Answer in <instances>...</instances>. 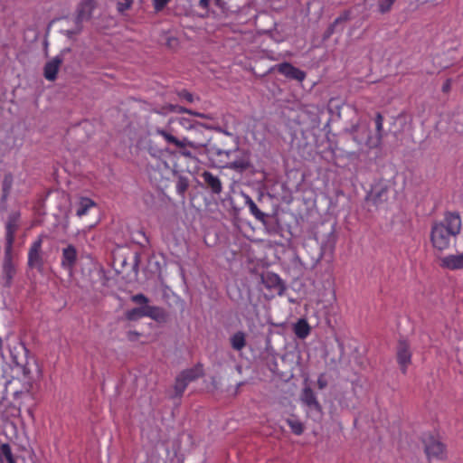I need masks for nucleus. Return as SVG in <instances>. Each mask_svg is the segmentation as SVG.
I'll use <instances>...</instances> for the list:
<instances>
[{
	"label": "nucleus",
	"mask_w": 463,
	"mask_h": 463,
	"mask_svg": "<svg viewBox=\"0 0 463 463\" xmlns=\"http://www.w3.org/2000/svg\"><path fill=\"white\" fill-rule=\"evenodd\" d=\"M184 98H185L188 101H193V96H192V94H190V93H188V92H187V93H185Z\"/></svg>",
	"instance_id": "a18cd8bd"
},
{
	"label": "nucleus",
	"mask_w": 463,
	"mask_h": 463,
	"mask_svg": "<svg viewBox=\"0 0 463 463\" xmlns=\"http://www.w3.org/2000/svg\"><path fill=\"white\" fill-rule=\"evenodd\" d=\"M317 384L318 389H320V390H323V389L327 387L328 382H327V380L326 378V374L325 373H320L319 374V376L317 378Z\"/></svg>",
	"instance_id": "58836bf2"
},
{
	"label": "nucleus",
	"mask_w": 463,
	"mask_h": 463,
	"mask_svg": "<svg viewBox=\"0 0 463 463\" xmlns=\"http://www.w3.org/2000/svg\"><path fill=\"white\" fill-rule=\"evenodd\" d=\"M20 219H21V213L20 212H12L9 213L5 229V249H10L13 250L14 243L15 241V234L20 227Z\"/></svg>",
	"instance_id": "1a4fd4ad"
},
{
	"label": "nucleus",
	"mask_w": 463,
	"mask_h": 463,
	"mask_svg": "<svg viewBox=\"0 0 463 463\" xmlns=\"http://www.w3.org/2000/svg\"><path fill=\"white\" fill-rule=\"evenodd\" d=\"M171 110L172 111H177V112H182V111L183 112H186V113H189L191 115H194L195 117L202 118H208V119L211 118V117H209V116L203 114V113L194 112V111H192L190 109H184L182 107L171 106Z\"/></svg>",
	"instance_id": "72a5a7b5"
},
{
	"label": "nucleus",
	"mask_w": 463,
	"mask_h": 463,
	"mask_svg": "<svg viewBox=\"0 0 463 463\" xmlns=\"http://www.w3.org/2000/svg\"><path fill=\"white\" fill-rule=\"evenodd\" d=\"M247 203L250 213L256 217V219L260 220V210L258 208L256 203L250 198H248Z\"/></svg>",
	"instance_id": "e433bc0d"
},
{
	"label": "nucleus",
	"mask_w": 463,
	"mask_h": 463,
	"mask_svg": "<svg viewBox=\"0 0 463 463\" xmlns=\"http://www.w3.org/2000/svg\"><path fill=\"white\" fill-rule=\"evenodd\" d=\"M278 293H279V295L281 296V295H283L285 293V291L279 290V291H278Z\"/></svg>",
	"instance_id": "49530a36"
},
{
	"label": "nucleus",
	"mask_w": 463,
	"mask_h": 463,
	"mask_svg": "<svg viewBox=\"0 0 463 463\" xmlns=\"http://www.w3.org/2000/svg\"><path fill=\"white\" fill-rule=\"evenodd\" d=\"M209 0H200L199 5L201 7L207 8L209 5Z\"/></svg>",
	"instance_id": "37998d69"
},
{
	"label": "nucleus",
	"mask_w": 463,
	"mask_h": 463,
	"mask_svg": "<svg viewBox=\"0 0 463 463\" xmlns=\"http://www.w3.org/2000/svg\"><path fill=\"white\" fill-rule=\"evenodd\" d=\"M16 274V267L13 260V250L5 249V256L3 260V286L10 288L13 279Z\"/></svg>",
	"instance_id": "9b49d317"
},
{
	"label": "nucleus",
	"mask_w": 463,
	"mask_h": 463,
	"mask_svg": "<svg viewBox=\"0 0 463 463\" xmlns=\"http://www.w3.org/2000/svg\"><path fill=\"white\" fill-rule=\"evenodd\" d=\"M230 343L232 349L241 351L246 345V335L241 331H238L230 337Z\"/></svg>",
	"instance_id": "cd10ccee"
},
{
	"label": "nucleus",
	"mask_w": 463,
	"mask_h": 463,
	"mask_svg": "<svg viewBox=\"0 0 463 463\" xmlns=\"http://www.w3.org/2000/svg\"><path fill=\"white\" fill-rule=\"evenodd\" d=\"M132 300L140 306L128 310L125 313L126 318L129 321H137L142 317H145V314L146 313V304L148 302L147 298H146L143 294H137L132 297Z\"/></svg>",
	"instance_id": "4468645a"
},
{
	"label": "nucleus",
	"mask_w": 463,
	"mask_h": 463,
	"mask_svg": "<svg viewBox=\"0 0 463 463\" xmlns=\"http://www.w3.org/2000/svg\"><path fill=\"white\" fill-rule=\"evenodd\" d=\"M439 266L450 270L463 269V253L439 258Z\"/></svg>",
	"instance_id": "aec40b11"
},
{
	"label": "nucleus",
	"mask_w": 463,
	"mask_h": 463,
	"mask_svg": "<svg viewBox=\"0 0 463 463\" xmlns=\"http://www.w3.org/2000/svg\"><path fill=\"white\" fill-rule=\"evenodd\" d=\"M301 402L307 406L309 410L314 411L319 414H323V407L318 402L314 390L306 385L300 393Z\"/></svg>",
	"instance_id": "ddd939ff"
},
{
	"label": "nucleus",
	"mask_w": 463,
	"mask_h": 463,
	"mask_svg": "<svg viewBox=\"0 0 463 463\" xmlns=\"http://www.w3.org/2000/svg\"><path fill=\"white\" fill-rule=\"evenodd\" d=\"M94 8H95V1L94 0H82L77 8V16H76L77 24H80L84 21L89 20L92 14Z\"/></svg>",
	"instance_id": "a211bd4d"
},
{
	"label": "nucleus",
	"mask_w": 463,
	"mask_h": 463,
	"mask_svg": "<svg viewBox=\"0 0 463 463\" xmlns=\"http://www.w3.org/2000/svg\"><path fill=\"white\" fill-rule=\"evenodd\" d=\"M383 124V117L380 112H377L375 115L376 134L373 137L371 136V131L368 127L360 126L358 124L353 125L350 128L346 129V132L352 136L356 143H364L370 149L377 148L382 144Z\"/></svg>",
	"instance_id": "7ed1b4c3"
},
{
	"label": "nucleus",
	"mask_w": 463,
	"mask_h": 463,
	"mask_svg": "<svg viewBox=\"0 0 463 463\" xmlns=\"http://www.w3.org/2000/svg\"><path fill=\"white\" fill-rule=\"evenodd\" d=\"M389 198V187L382 183L373 184L365 197V201L368 203H372L373 206L378 207L379 205L386 203Z\"/></svg>",
	"instance_id": "9d476101"
},
{
	"label": "nucleus",
	"mask_w": 463,
	"mask_h": 463,
	"mask_svg": "<svg viewBox=\"0 0 463 463\" xmlns=\"http://www.w3.org/2000/svg\"><path fill=\"white\" fill-rule=\"evenodd\" d=\"M45 237L44 234H40L30 245L27 256V265L30 269H35L38 271L43 269V242Z\"/></svg>",
	"instance_id": "0eeeda50"
},
{
	"label": "nucleus",
	"mask_w": 463,
	"mask_h": 463,
	"mask_svg": "<svg viewBox=\"0 0 463 463\" xmlns=\"http://www.w3.org/2000/svg\"><path fill=\"white\" fill-rule=\"evenodd\" d=\"M78 260V251L74 245L69 244L67 247L62 249L61 266V268L71 273L75 269Z\"/></svg>",
	"instance_id": "f8f14e48"
},
{
	"label": "nucleus",
	"mask_w": 463,
	"mask_h": 463,
	"mask_svg": "<svg viewBox=\"0 0 463 463\" xmlns=\"http://www.w3.org/2000/svg\"><path fill=\"white\" fill-rule=\"evenodd\" d=\"M349 18V12L345 11L340 16H338L332 24L328 25L322 35L323 41L328 40L335 32H342L344 30L343 24L346 23Z\"/></svg>",
	"instance_id": "f3484780"
},
{
	"label": "nucleus",
	"mask_w": 463,
	"mask_h": 463,
	"mask_svg": "<svg viewBox=\"0 0 463 463\" xmlns=\"http://www.w3.org/2000/svg\"><path fill=\"white\" fill-rule=\"evenodd\" d=\"M274 70H277L279 72L285 75L288 79L290 80L302 81L306 78V72L304 71L293 66L289 62H283L278 64L275 67L269 69L268 72H270Z\"/></svg>",
	"instance_id": "2eb2a0df"
},
{
	"label": "nucleus",
	"mask_w": 463,
	"mask_h": 463,
	"mask_svg": "<svg viewBox=\"0 0 463 463\" xmlns=\"http://www.w3.org/2000/svg\"><path fill=\"white\" fill-rule=\"evenodd\" d=\"M277 175L273 173H266L262 170V190L268 186V183H276L277 182Z\"/></svg>",
	"instance_id": "473e14b6"
},
{
	"label": "nucleus",
	"mask_w": 463,
	"mask_h": 463,
	"mask_svg": "<svg viewBox=\"0 0 463 463\" xmlns=\"http://www.w3.org/2000/svg\"><path fill=\"white\" fill-rule=\"evenodd\" d=\"M146 317H150L156 322H165L166 320L167 315L165 311L158 307H153L146 304Z\"/></svg>",
	"instance_id": "5701e85b"
},
{
	"label": "nucleus",
	"mask_w": 463,
	"mask_h": 463,
	"mask_svg": "<svg viewBox=\"0 0 463 463\" xmlns=\"http://www.w3.org/2000/svg\"><path fill=\"white\" fill-rule=\"evenodd\" d=\"M201 177L203 178L206 186L210 188L213 194H221L222 190V185L218 176L214 175L209 171H204L201 175Z\"/></svg>",
	"instance_id": "4be33fe9"
},
{
	"label": "nucleus",
	"mask_w": 463,
	"mask_h": 463,
	"mask_svg": "<svg viewBox=\"0 0 463 463\" xmlns=\"http://www.w3.org/2000/svg\"><path fill=\"white\" fill-rule=\"evenodd\" d=\"M261 33H268V32L264 30H261Z\"/></svg>",
	"instance_id": "09e8293b"
},
{
	"label": "nucleus",
	"mask_w": 463,
	"mask_h": 463,
	"mask_svg": "<svg viewBox=\"0 0 463 463\" xmlns=\"http://www.w3.org/2000/svg\"><path fill=\"white\" fill-rule=\"evenodd\" d=\"M261 33H268V32L264 30H261Z\"/></svg>",
	"instance_id": "de8ad7c7"
},
{
	"label": "nucleus",
	"mask_w": 463,
	"mask_h": 463,
	"mask_svg": "<svg viewBox=\"0 0 463 463\" xmlns=\"http://www.w3.org/2000/svg\"><path fill=\"white\" fill-rule=\"evenodd\" d=\"M266 367L273 378H278L281 382L287 383L293 378L291 370H286V362L280 357V364L277 362L275 350L270 343V337L266 338L265 352H262V368Z\"/></svg>",
	"instance_id": "39448f33"
},
{
	"label": "nucleus",
	"mask_w": 463,
	"mask_h": 463,
	"mask_svg": "<svg viewBox=\"0 0 463 463\" xmlns=\"http://www.w3.org/2000/svg\"><path fill=\"white\" fill-rule=\"evenodd\" d=\"M189 383L203 375L202 364L184 370L180 373Z\"/></svg>",
	"instance_id": "a878e982"
},
{
	"label": "nucleus",
	"mask_w": 463,
	"mask_h": 463,
	"mask_svg": "<svg viewBox=\"0 0 463 463\" xmlns=\"http://www.w3.org/2000/svg\"><path fill=\"white\" fill-rule=\"evenodd\" d=\"M188 180L184 177H180L176 183L175 189L178 194L184 196L186 190L188 189Z\"/></svg>",
	"instance_id": "7c9ffc66"
},
{
	"label": "nucleus",
	"mask_w": 463,
	"mask_h": 463,
	"mask_svg": "<svg viewBox=\"0 0 463 463\" xmlns=\"http://www.w3.org/2000/svg\"><path fill=\"white\" fill-rule=\"evenodd\" d=\"M189 383L179 374L175 379V392L176 396H182Z\"/></svg>",
	"instance_id": "c756f323"
},
{
	"label": "nucleus",
	"mask_w": 463,
	"mask_h": 463,
	"mask_svg": "<svg viewBox=\"0 0 463 463\" xmlns=\"http://www.w3.org/2000/svg\"><path fill=\"white\" fill-rule=\"evenodd\" d=\"M171 0H152L156 12L162 11Z\"/></svg>",
	"instance_id": "4c0bfd02"
},
{
	"label": "nucleus",
	"mask_w": 463,
	"mask_h": 463,
	"mask_svg": "<svg viewBox=\"0 0 463 463\" xmlns=\"http://www.w3.org/2000/svg\"><path fill=\"white\" fill-rule=\"evenodd\" d=\"M396 362L402 373L406 374L409 366L411 364L412 352L410 342L404 338L400 337L397 341L395 347Z\"/></svg>",
	"instance_id": "6e6552de"
},
{
	"label": "nucleus",
	"mask_w": 463,
	"mask_h": 463,
	"mask_svg": "<svg viewBox=\"0 0 463 463\" xmlns=\"http://www.w3.org/2000/svg\"><path fill=\"white\" fill-rule=\"evenodd\" d=\"M461 230V219L458 213L448 212L443 222H435L430 232L432 246L442 251L449 248L450 239L456 237Z\"/></svg>",
	"instance_id": "f257e3e1"
},
{
	"label": "nucleus",
	"mask_w": 463,
	"mask_h": 463,
	"mask_svg": "<svg viewBox=\"0 0 463 463\" xmlns=\"http://www.w3.org/2000/svg\"><path fill=\"white\" fill-rule=\"evenodd\" d=\"M178 127H182L184 129H190L193 127L191 121L185 118H172L168 120L165 128H156V133L172 145H175L178 148H184L185 146L194 147V145L188 138L184 137L182 139L177 138L175 135L178 134Z\"/></svg>",
	"instance_id": "20e7f679"
},
{
	"label": "nucleus",
	"mask_w": 463,
	"mask_h": 463,
	"mask_svg": "<svg viewBox=\"0 0 463 463\" xmlns=\"http://www.w3.org/2000/svg\"><path fill=\"white\" fill-rule=\"evenodd\" d=\"M394 2H395L394 0H381L379 2V5H378L380 13L381 14L388 13L391 10Z\"/></svg>",
	"instance_id": "f704fd0d"
},
{
	"label": "nucleus",
	"mask_w": 463,
	"mask_h": 463,
	"mask_svg": "<svg viewBox=\"0 0 463 463\" xmlns=\"http://www.w3.org/2000/svg\"><path fill=\"white\" fill-rule=\"evenodd\" d=\"M231 153H232L231 151H223V152H222V151H219V152H218V155H219L220 156H225V157L229 158V157H230Z\"/></svg>",
	"instance_id": "c03bdc74"
},
{
	"label": "nucleus",
	"mask_w": 463,
	"mask_h": 463,
	"mask_svg": "<svg viewBox=\"0 0 463 463\" xmlns=\"http://www.w3.org/2000/svg\"><path fill=\"white\" fill-rule=\"evenodd\" d=\"M451 83H452V80L451 79H447L446 81L444 82L443 86H442V91L444 93H449L451 90Z\"/></svg>",
	"instance_id": "ea45409f"
},
{
	"label": "nucleus",
	"mask_w": 463,
	"mask_h": 463,
	"mask_svg": "<svg viewBox=\"0 0 463 463\" xmlns=\"http://www.w3.org/2000/svg\"><path fill=\"white\" fill-rule=\"evenodd\" d=\"M139 254L128 247H117L112 251V267L116 273L127 282L137 279Z\"/></svg>",
	"instance_id": "f03ea898"
},
{
	"label": "nucleus",
	"mask_w": 463,
	"mask_h": 463,
	"mask_svg": "<svg viewBox=\"0 0 463 463\" xmlns=\"http://www.w3.org/2000/svg\"><path fill=\"white\" fill-rule=\"evenodd\" d=\"M293 331L299 339H305L310 334L311 327L307 319L299 318L294 324Z\"/></svg>",
	"instance_id": "b1692460"
},
{
	"label": "nucleus",
	"mask_w": 463,
	"mask_h": 463,
	"mask_svg": "<svg viewBox=\"0 0 463 463\" xmlns=\"http://www.w3.org/2000/svg\"><path fill=\"white\" fill-rule=\"evenodd\" d=\"M2 455L6 459L7 463H15L14 458L12 454L11 448L8 444H2L0 448Z\"/></svg>",
	"instance_id": "2f4dec72"
},
{
	"label": "nucleus",
	"mask_w": 463,
	"mask_h": 463,
	"mask_svg": "<svg viewBox=\"0 0 463 463\" xmlns=\"http://www.w3.org/2000/svg\"><path fill=\"white\" fill-rule=\"evenodd\" d=\"M265 266H268V264L262 260V269ZM295 282L296 278L289 275L280 277L276 272L262 269V284L267 288L287 289L288 287L293 288Z\"/></svg>",
	"instance_id": "423d86ee"
},
{
	"label": "nucleus",
	"mask_w": 463,
	"mask_h": 463,
	"mask_svg": "<svg viewBox=\"0 0 463 463\" xmlns=\"http://www.w3.org/2000/svg\"><path fill=\"white\" fill-rule=\"evenodd\" d=\"M227 166L229 165L231 168H234V169H237V168H242L243 165L242 164H239L237 162H229V161H225L223 162Z\"/></svg>",
	"instance_id": "a19ab883"
},
{
	"label": "nucleus",
	"mask_w": 463,
	"mask_h": 463,
	"mask_svg": "<svg viewBox=\"0 0 463 463\" xmlns=\"http://www.w3.org/2000/svg\"><path fill=\"white\" fill-rule=\"evenodd\" d=\"M424 451L428 457L439 458L445 450L444 444L437 440L434 436L429 435L423 439Z\"/></svg>",
	"instance_id": "dca6fc26"
},
{
	"label": "nucleus",
	"mask_w": 463,
	"mask_h": 463,
	"mask_svg": "<svg viewBox=\"0 0 463 463\" xmlns=\"http://www.w3.org/2000/svg\"><path fill=\"white\" fill-rule=\"evenodd\" d=\"M14 184V176L11 173H7L4 175L2 181V194H1V202L5 203L8 200V197L11 194V190Z\"/></svg>",
	"instance_id": "393cba45"
},
{
	"label": "nucleus",
	"mask_w": 463,
	"mask_h": 463,
	"mask_svg": "<svg viewBox=\"0 0 463 463\" xmlns=\"http://www.w3.org/2000/svg\"><path fill=\"white\" fill-rule=\"evenodd\" d=\"M61 56H55L51 61L46 62L43 68V76L47 80L53 81L57 78V74L60 69V66L62 63Z\"/></svg>",
	"instance_id": "6ab92c4d"
},
{
	"label": "nucleus",
	"mask_w": 463,
	"mask_h": 463,
	"mask_svg": "<svg viewBox=\"0 0 463 463\" xmlns=\"http://www.w3.org/2000/svg\"><path fill=\"white\" fill-rule=\"evenodd\" d=\"M290 430L295 435H302L305 430V426L302 421L297 418H288L286 420Z\"/></svg>",
	"instance_id": "c85d7f7f"
},
{
	"label": "nucleus",
	"mask_w": 463,
	"mask_h": 463,
	"mask_svg": "<svg viewBox=\"0 0 463 463\" xmlns=\"http://www.w3.org/2000/svg\"><path fill=\"white\" fill-rule=\"evenodd\" d=\"M95 206H96V203L93 200H91L88 197H81L78 203L76 214L79 217H82V216L86 215L89 213V211Z\"/></svg>",
	"instance_id": "bb28decb"
},
{
	"label": "nucleus",
	"mask_w": 463,
	"mask_h": 463,
	"mask_svg": "<svg viewBox=\"0 0 463 463\" xmlns=\"http://www.w3.org/2000/svg\"><path fill=\"white\" fill-rule=\"evenodd\" d=\"M261 220L262 224L265 226V229L269 233H278L281 231V226L276 212L272 214L262 212Z\"/></svg>",
	"instance_id": "412c9836"
},
{
	"label": "nucleus",
	"mask_w": 463,
	"mask_h": 463,
	"mask_svg": "<svg viewBox=\"0 0 463 463\" xmlns=\"http://www.w3.org/2000/svg\"><path fill=\"white\" fill-rule=\"evenodd\" d=\"M138 335H139V334L136 331H129L128 334V337L131 341L137 339Z\"/></svg>",
	"instance_id": "79ce46f5"
},
{
	"label": "nucleus",
	"mask_w": 463,
	"mask_h": 463,
	"mask_svg": "<svg viewBox=\"0 0 463 463\" xmlns=\"http://www.w3.org/2000/svg\"><path fill=\"white\" fill-rule=\"evenodd\" d=\"M133 4V0H118L117 9L119 13H124L128 10Z\"/></svg>",
	"instance_id": "c9c22d12"
}]
</instances>
